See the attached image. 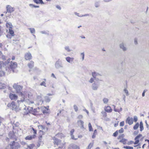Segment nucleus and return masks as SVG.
<instances>
[{"label":"nucleus","instance_id":"1","mask_svg":"<svg viewBox=\"0 0 149 149\" xmlns=\"http://www.w3.org/2000/svg\"><path fill=\"white\" fill-rule=\"evenodd\" d=\"M10 60L11 59L9 58L8 59L7 61L6 62V64L8 63V68H5L7 72H9L10 69L13 70L17 67V63L15 62H13L12 61H10Z\"/></svg>","mask_w":149,"mask_h":149},{"label":"nucleus","instance_id":"2","mask_svg":"<svg viewBox=\"0 0 149 149\" xmlns=\"http://www.w3.org/2000/svg\"><path fill=\"white\" fill-rule=\"evenodd\" d=\"M10 149H18L20 147L19 143L15 141L11 142L10 144Z\"/></svg>","mask_w":149,"mask_h":149},{"label":"nucleus","instance_id":"3","mask_svg":"<svg viewBox=\"0 0 149 149\" xmlns=\"http://www.w3.org/2000/svg\"><path fill=\"white\" fill-rule=\"evenodd\" d=\"M13 88L15 89L17 93H20L22 95V93L21 92V90L22 89V87L19 85H18L16 84H14L13 85Z\"/></svg>","mask_w":149,"mask_h":149},{"label":"nucleus","instance_id":"4","mask_svg":"<svg viewBox=\"0 0 149 149\" xmlns=\"http://www.w3.org/2000/svg\"><path fill=\"white\" fill-rule=\"evenodd\" d=\"M6 8L7 10V12H6V17H8V15H7V13H10L14 11L15 8H14L10 6L9 5H7L6 7Z\"/></svg>","mask_w":149,"mask_h":149},{"label":"nucleus","instance_id":"5","mask_svg":"<svg viewBox=\"0 0 149 149\" xmlns=\"http://www.w3.org/2000/svg\"><path fill=\"white\" fill-rule=\"evenodd\" d=\"M98 81H95L92 85V88L93 90L96 91L98 89V88L100 86V84L98 82Z\"/></svg>","mask_w":149,"mask_h":149},{"label":"nucleus","instance_id":"6","mask_svg":"<svg viewBox=\"0 0 149 149\" xmlns=\"http://www.w3.org/2000/svg\"><path fill=\"white\" fill-rule=\"evenodd\" d=\"M55 67L57 69H59L63 67V65L61 62L60 61L59 59L55 63Z\"/></svg>","mask_w":149,"mask_h":149},{"label":"nucleus","instance_id":"7","mask_svg":"<svg viewBox=\"0 0 149 149\" xmlns=\"http://www.w3.org/2000/svg\"><path fill=\"white\" fill-rule=\"evenodd\" d=\"M92 74L93 77L94 78L95 80H96V81H99V80L98 78V77L100 76L101 75L98 73L95 72H93L92 73Z\"/></svg>","mask_w":149,"mask_h":149},{"label":"nucleus","instance_id":"8","mask_svg":"<svg viewBox=\"0 0 149 149\" xmlns=\"http://www.w3.org/2000/svg\"><path fill=\"white\" fill-rule=\"evenodd\" d=\"M32 57L31 54L29 52L26 53L25 54V59L26 60H30L31 59Z\"/></svg>","mask_w":149,"mask_h":149},{"label":"nucleus","instance_id":"9","mask_svg":"<svg viewBox=\"0 0 149 149\" xmlns=\"http://www.w3.org/2000/svg\"><path fill=\"white\" fill-rule=\"evenodd\" d=\"M116 72L118 73H123V69L122 67L118 66L115 68Z\"/></svg>","mask_w":149,"mask_h":149},{"label":"nucleus","instance_id":"10","mask_svg":"<svg viewBox=\"0 0 149 149\" xmlns=\"http://www.w3.org/2000/svg\"><path fill=\"white\" fill-rule=\"evenodd\" d=\"M9 97L11 100H16L17 99V96L15 94L10 93L9 95Z\"/></svg>","mask_w":149,"mask_h":149},{"label":"nucleus","instance_id":"11","mask_svg":"<svg viewBox=\"0 0 149 149\" xmlns=\"http://www.w3.org/2000/svg\"><path fill=\"white\" fill-rule=\"evenodd\" d=\"M54 142L55 145V147H56V145L58 146L60 145L61 141L60 140L56 138L54 139Z\"/></svg>","mask_w":149,"mask_h":149},{"label":"nucleus","instance_id":"12","mask_svg":"<svg viewBox=\"0 0 149 149\" xmlns=\"http://www.w3.org/2000/svg\"><path fill=\"white\" fill-rule=\"evenodd\" d=\"M126 122L129 125H131L133 123V120L132 118H130L128 117L126 120Z\"/></svg>","mask_w":149,"mask_h":149},{"label":"nucleus","instance_id":"13","mask_svg":"<svg viewBox=\"0 0 149 149\" xmlns=\"http://www.w3.org/2000/svg\"><path fill=\"white\" fill-rule=\"evenodd\" d=\"M120 47L124 51H126L127 50V48L125 47V45L123 43H122L120 45Z\"/></svg>","mask_w":149,"mask_h":149},{"label":"nucleus","instance_id":"14","mask_svg":"<svg viewBox=\"0 0 149 149\" xmlns=\"http://www.w3.org/2000/svg\"><path fill=\"white\" fill-rule=\"evenodd\" d=\"M36 136L35 135H29L26 137L25 138V139L26 140H31L34 139Z\"/></svg>","mask_w":149,"mask_h":149},{"label":"nucleus","instance_id":"15","mask_svg":"<svg viewBox=\"0 0 149 149\" xmlns=\"http://www.w3.org/2000/svg\"><path fill=\"white\" fill-rule=\"evenodd\" d=\"M104 110L106 111L108 113L111 112L112 111V109L109 106H107L106 107L104 108Z\"/></svg>","mask_w":149,"mask_h":149},{"label":"nucleus","instance_id":"16","mask_svg":"<svg viewBox=\"0 0 149 149\" xmlns=\"http://www.w3.org/2000/svg\"><path fill=\"white\" fill-rule=\"evenodd\" d=\"M65 59L68 62L71 63L73 61L74 58L68 57L65 58Z\"/></svg>","mask_w":149,"mask_h":149},{"label":"nucleus","instance_id":"17","mask_svg":"<svg viewBox=\"0 0 149 149\" xmlns=\"http://www.w3.org/2000/svg\"><path fill=\"white\" fill-rule=\"evenodd\" d=\"M6 26L7 28L9 29H11L12 28L13 26L11 23L7 22L6 23Z\"/></svg>","mask_w":149,"mask_h":149},{"label":"nucleus","instance_id":"18","mask_svg":"<svg viewBox=\"0 0 149 149\" xmlns=\"http://www.w3.org/2000/svg\"><path fill=\"white\" fill-rule=\"evenodd\" d=\"M6 66V64L4 63L2 61H0V68L1 69L3 70L4 68H5L4 67Z\"/></svg>","mask_w":149,"mask_h":149},{"label":"nucleus","instance_id":"19","mask_svg":"<svg viewBox=\"0 0 149 149\" xmlns=\"http://www.w3.org/2000/svg\"><path fill=\"white\" fill-rule=\"evenodd\" d=\"M8 137L10 139L13 138L14 137V133L13 132H10L8 134Z\"/></svg>","mask_w":149,"mask_h":149},{"label":"nucleus","instance_id":"20","mask_svg":"<svg viewBox=\"0 0 149 149\" xmlns=\"http://www.w3.org/2000/svg\"><path fill=\"white\" fill-rule=\"evenodd\" d=\"M33 111V108L32 107H28L27 108V111L26 112V114H28L27 111H28L29 113H32V112Z\"/></svg>","mask_w":149,"mask_h":149},{"label":"nucleus","instance_id":"21","mask_svg":"<svg viewBox=\"0 0 149 149\" xmlns=\"http://www.w3.org/2000/svg\"><path fill=\"white\" fill-rule=\"evenodd\" d=\"M11 104H12V109L13 110H14L15 109L17 108V106L15 104V102H13L11 103Z\"/></svg>","mask_w":149,"mask_h":149},{"label":"nucleus","instance_id":"22","mask_svg":"<svg viewBox=\"0 0 149 149\" xmlns=\"http://www.w3.org/2000/svg\"><path fill=\"white\" fill-rule=\"evenodd\" d=\"M71 146L72 148V149H79V147L77 146V145L74 144H72L71 145Z\"/></svg>","mask_w":149,"mask_h":149},{"label":"nucleus","instance_id":"23","mask_svg":"<svg viewBox=\"0 0 149 149\" xmlns=\"http://www.w3.org/2000/svg\"><path fill=\"white\" fill-rule=\"evenodd\" d=\"M34 62L33 61H31L30 63L28 64V67L31 68H32L33 66Z\"/></svg>","mask_w":149,"mask_h":149},{"label":"nucleus","instance_id":"24","mask_svg":"<svg viewBox=\"0 0 149 149\" xmlns=\"http://www.w3.org/2000/svg\"><path fill=\"white\" fill-rule=\"evenodd\" d=\"M35 147V145L33 144H30L27 146V148L26 149H33Z\"/></svg>","mask_w":149,"mask_h":149},{"label":"nucleus","instance_id":"25","mask_svg":"<svg viewBox=\"0 0 149 149\" xmlns=\"http://www.w3.org/2000/svg\"><path fill=\"white\" fill-rule=\"evenodd\" d=\"M6 85L2 83H0V89H4L6 88Z\"/></svg>","mask_w":149,"mask_h":149},{"label":"nucleus","instance_id":"26","mask_svg":"<svg viewBox=\"0 0 149 149\" xmlns=\"http://www.w3.org/2000/svg\"><path fill=\"white\" fill-rule=\"evenodd\" d=\"M127 139H122L120 140L119 142L123 143V144H126L127 143Z\"/></svg>","mask_w":149,"mask_h":149},{"label":"nucleus","instance_id":"27","mask_svg":"<svg viewBox=\"0 0 149 149\" xmlns=\"http://www.w3.org/2000/svg\"><path fill=\"white\" fill-rule=\"evenodd\" d=\"M9 32L12 36H14V32L11 29H9Z\"/></svg>","mask_w":149,"mask_h":149},{"label":"nucleus","instance_id":"28","mask_svg":"<svg viewBox=\"0 0 149 149\" xmlns=\"http://www.w3.org/2000/svg\"><path fill=\"white\" fill-rule=\"evenodd\" d=\"M139 126V123H137L134 126L133 129L134 130H137Z\"/></svg>","mask_w":149,"mask_h":149},{"label":"nucleus","instance_id":"29","mask_svg":"<svg viewBox=\"0 0 149 149\" xmlns=\"http://www.w3.org/2000/svg\"><path fill=\"white\" fill-rule=\"evenodd\" d=\"M93 142L91 143L88 146L87 149H91V148L93 147Z\"/></svg>","mask_w":149,"mask_h":149},{"label":"nucleus","instance_id":"30","mask_svg":"<svg viewBox=\"0 0 149 149\" xmlns=\"http://www.w3.org/2000/svg\"><path fill=\"white\" fill-rule=\"evenodd\" d=\"M124 92L125 93L126 95L128 96L129 95L128 91L126 88H125L123 90Z\"/></svg>","mask_w":149,"mask_h":149},{"label":"nucleus","instance_id":"31","mask_svg":"<svg viewBox=\"0 0 149 149\" xmlns=\"http://www.w3.org/2000/svg\"><path fill=\"white\" fill-rule=\"evenodd\" d=\"M123 148L126 149H133V148L132 147L130 146H124Z\"/></svg>","mask_w":149,"mask_h":149},{"label":"nucleus","instance_id":"32","mask_svg":"<svg viewBox=\"0 0 149 149\" xmlns=\"http://www.w3.org/2000/svg\"><path fill=\"white\" fill-rule=\"evenodd\" d=\"M124 134H121L120 135H119V136L118 138V139H120V140L122 139H124L123 137H124Z\"/></svg>","mask_w":149,"mask_h":149},{"label":"nucleus","instance_id":"33","mask_svg":"<svg viewBox=\"0 0 149 149\" xmlns=\"http://www.w3.org/2000/svg\"><path fill=\"white\" fill-rule=\"evenodd\" d=\"M89 130L90 131H93V129L92 127V126L90 123L88 124Z\"/></svg>","mask_w":149,"mask_h":149},{"label":"nucleus","instance_id":"34","mask_svg":"<svg viewBox=\"0 0 149 149\" xmlns=\"http://www.w3.org/2000/svg\"><path fill=\"white\" fill-rule=\"evenodd\" d=\"M45 101L47 102H49L50 101V99L49 97L48 96H46L45 97Z\"/></svg>","mask_w":149,"mask_h":149},{"label":"nucleus","instance_id":"35","mask_svg":"<svg viewBox=\"0 0 149 149\" xmlns=\"http://www.w3.org/2000/svg\"><path fill=\"white\" fill-rule=\"evenodd\" d=\"M103 101L104 104H107L108 101V99L106 98H104L103 99Z\"/></svg>","mask_w":149,"mask_h":149},{"label":"nucleus","instance_id":"36","mask_svg":"<svg viewBox=\"0 0 149 149\" xmlns=\"http://www.w3.org/2000/svg\"><path fill=\"white\" fill-rule=\"evenodd\" d=\"M65 49L68 52H70L71 51V50L70 49L69 46H66L65 47Z\"/></svg>","mask_w":149,"mask_h":149},{"label":"nucleus","instance_id":"37","mask_svg":"<svg viewBox=\"0 0 149 149\" xmlns=\"http://www.w3.org/2000/svg\"><path fill=\"white\" fill-rule=\"evenodd\" d=\"M96 81V80H95L94 78H91L89 81V82L91 83H92L93 82H94V81Z\"/></svg>","mask_w":149,"mask_h":149},{"label":"nucleus","instance_id":"38","mask_svg":"<svg viewBox=\"0 0 149 149\" xmlns=\"http://www.w3.org/2000/svg\"><path fill=\"white\" fill-rule=\"evenodd\" d=\"M29 29L30 30L31 33H34L35 32V29L34 28H29Z\"/></svg>","mask_w":149,"mask_h":149},{"label":"nucleus","instance_id":"39","mask_svg":"<svg viewBox=\"0 0 149 149\" xmlns=\"http://www.w3.org/2000/svg\"><path fill=\"white\" fill-rule=\"evenodd\" d=\"M77 123L79 124L80 125H84V122L83 121L81 120H79L77 121Z\"/></svg>","mask_w":149,"mask_h":149},{"label":"nucleus","instance_id":"40","mask_svg":"<svg viewBox=\"0 0 149 149\" xmlns=\"http://www.w3.org/2000/svg\"><path fill=\"white\" fill-rule=\"evenodd\" d=\"M37 112V109H33V111L32 112V114L35 115L36 113Z\"/></svg>","mask_w":149,"mask_h":149},{"label":"nucleus","instance_id":"41","mask_svg":"<svg viewBox=\"0 0 149 149\" xmlns=\"http://www.w3.org/2000/svg\"><path fill=\"white\" fill-rule=\"evenodd\" d=\"M73 108L75 110V111L77 112L78 110V107L77 105H74L73 106Z\"/></svg>","mask_w":149,"mask_h":149},{"label":"nucleus","instance_id":"42","mask_svg":"<svg viewBox=\"0 0 149 149\" xmlns=\"http://www.w3.org/2000/svg\"><path fill=\"white\" fill-rule=\"evenodd\" d=\"M142 136V135L141 134H139V135L137 136L135 138L134 140H136L138 139L140 137Z\"/></svg>","mask_w":149,"mask_h":149},{"label":"nucleus","instance_id":"43","mask_svg":"<svg viewBox=\"0 0 149 149\" xmlns=\"http://www.w3.org/2000/svg\"><path fill=\"white\" fill-rule=\"evenodd\" d=\"M97 133V130H94V132L93 134V135L92 136V138L94 139L95 138V134Z\"/></svg>","mask_w":149,"mask_h":149},{"label":"nucleus","instance_id":"44","mask_svg":"<svg viewBox=\"0 0 149 149\" xmlns=\"http://www.w3.org/2000/svg\"><path fill=\"white\" fill-rule=\"evenodd\" d=\"M102 113L103 115V116L104 117H106L107 116V113L105 111H102Z\"/></svg>","mask_w":149,"mask_h":149},{"label":"nucleus","instance_id":"45","mask_svg":"<svg viewBox=\"0 0 149 149\" xmlns=\"http://www.w3.org/2000/svg\"><path fill=\"white\" fill-rule=\"evenodd\" d=\"M4 75V72L3 71H0V77H2Z\"/></svg>","mask_w":149,"mask_h":149},{"label":"nucleus","instance_id":"46","mask_svg":"<svg viewBox=\"0 0 149 149\" xmlns=\"http://www.w3.org/2000/svg\"><path fill=\"white\" fill-rule=\"evenodd\" d=\"M118 134V131H116V132H115L113 134V136L114 137H116Z\"/></svg>","mask_w":149,"mask_h":149},{"label":"nucleus","instance_id":"47","mask_svg":"<svg viewBox=\"0 0 149 149\" xmlns=\"http://www.w3.org/2000/svg\"><path fill=\"white\" fill-rule=\"evenodd\" d=\"M74 130L73 129H72L70 131V135L71 136V137H72L73 134L74 132Z\"/></svg>","mask_w":149,"mask_h":149},{"label":"nucleus","instance_id":"48","mask_svg":"<svg viewBox=\"0 0 149 149\" xmlns=\"http://www.w3.org/2000/svg\"><path fill=\"white\" fill-rule=\"evenodd\" d=\"M124 130L123 128H121L120 130H118V132L120 133H122L123 132Z\"/></svg>","mask_w":149,"mask_h":149},{"label":"nucleus","instance_id":"49","mask_svg":"<svg viewBox=\"0 0 149 149\" xmlns=\"http://www.w3.org/2000/svg\"><path fill=\"white\" fill-rule=\"evenodd\" d=\"M138 120V118L136 116H134V120L135 122H136Z\"/></svg>","mask_w":149,"mask_h":149},{"label":"nucleus","instance_id":"50","mask_svg":"<svg viewBox=\"0 0 149 149\" xmlns=\"http://www.w3.org/2000/svg\"><path fill=\"white\" fill-rule=\"evenodd\" d=\"M29 5L30 6H32L33 7H34V8H39V6H35V5H34L32 4H30Z\"/></svg>","mask_w":149,"mask_h":149},{"label":"nucleus","instance_id":"51","mask_svg":"<svg viewBox=\"0 0 149 149\" xmlns=\"http://www.w3.org/2000/svg\"><path fill=\"white\" fill-rule=\"evenodd\" d=\"M140 126V131H142V130H143L144 128L143 127V125H139Z\"/></svg>","mask_w":149,"mask_h":149},{"label":"nucleus","instance_id":"52","mask_svg":"<svg viewBox=\"0 0 149 149\" xmlns=\"http://www.w3.org/2000/svg\"><path fill=\"white\" fill-rule=\"evenodd\" d=\"M46 84V83L45 82V81H43L40 84V85L41 86H44L45 87H46V86L45 85Z\"/></svg>","mask_w":149,"mask_h":149},{"label":"nucleus","instance_id":"53","mask_svg":"<svg viewBox=\"0 0 149 149\" xmlns=\"http://www.w3.org/2000/svg\"><path fill=\"white\" fill-rule=\"evenodd\" d=\"M124 125V121H122L121 122H120V126L121 127H123Z\"/></svg>","mask_w":149,"mask_h":149},{"label":"nucleus","instance_id":"54","mask_svg":"<svg viewBox=\"0 0 149 149\" xmlns=\"http://www.w3.org/2000/svg\"><path fill=\"white\" fill-rule=\"evenodd\" d=\"M7 107L12 109V104H11V103H9L7 105Z\"/></svg>","mask_w":149,"mask_h":149},{"label":"nucleus","instance_id":"55","mask_svg":"<svg viewBox=\"0 0 149 149\" xmlns=\"http://www.w3.org/2000/svg\"><path fill=\"white\" fill-rule=\"evenodd\" d=\"M81 55L82 56V60H84V52H82L81 53Z\"/></svg>","mask_w":149,"mask_h":149},{"label":"nucleus","instance_id":"56","mask_svg":"<svg viewBox=\"0 0 149 149\" xmlns=\"http://www.w3.org/2000/svg\"><path fill=\"white\" fill-rule=\"evenodd\" d=\"M136 141L134 143V144H138L139 142V140L138 139L135 140Z\"/></svg>","mask_w":149,"mask_h":149},{"label":"nucleus","instance_id":"57","mask_svg":"<svg viewBox=\"0 0 149 149\" xmlns=\"http://www.w3.org/2000/svg\"><path fill=\"white\" fill-rule=\"evenodd\" d=\"M89 15V14H86L82 15H80V17L87 16Z\"/></svg>","mask_w":149,"mask_h":149},{"label":"nucleus","instance_id":"58","mask_svg":"<svg viewBox=\"0 0 149 149\" xmlns=\"http://www.w3.org/2000/svg\"><path fill=\"white\" fill-rule=\"evenodd\" d=\"M83 116L81 115H79L78 116L77 118L79 119H81L83 118Z\"/></svg>","mask_w":149,"mask_h":149},{"label":"nucleus","instance_id":"59","mask_svg":"<svg viewBox=\"0 0 149 149\" xmlns=\"http://www.w3.org/2000/svg\"><path fill=\"white\" fill-rule=\"evenodd\" d=\"M38 127H39V129H41V130H43L44 128V126L43 125H42L39 126H38Z\"/></svg>","mask_w":149,"mask_h":149},{"label":"nucleus","instance_id":"60","mask_svg":"<svg viewBox=\"0 0 149 149\" xmlns=\"http://www.w3.org/2000/svg\"><path fill=\"white\" fill-rule=\"evenodd\" d=\"M31 129L33 131V133L34 134H36V130H35L34 129L33 127H32Z\"/></svg>","mask_w":149,"mask_h":149},{"label":"nucleus","instance_id":"61","mask_svg":"<svg viewBox=\"0 0 149 149\" xmlns=\"http://www.w3.org/2000/svg\"><path fill=\"white\" fill-rule=\"evenodd\" d=\"M34 2L37 4L40 3L38 0H33Z\"/></svg>","mask_w":149,"mask_h":149},{"label":"nucleus","instance_id":"62","mask_svg":"<svg viewBox=\"0 0 149 149\" xmlns=\"http://www.w3.org/2000/svg\"><path fill=\"white\" fill-rule=\"evenodd\" d=\"M56 8H57L59 10H61V7L58 5H56Z\"/></svg>","mask_w":149,"mask_h":149},{"label":"nucleus","instance_id":"63","mask_svg":"<svg viewBox=\"0 0 149 149\" xmlns=\"http://www.w3.org/2000/svg\"><path fill=\"white\" fill-rule=\"evenodd\" d=\"M20 143L22 145H25V144H26V143L23 141L21 142Z\"/></svg>","mask_w":149,"mask_h":149},{"label":"nucleus","instance_id":"64","mask_svg":"<svg viewBox=\"0 0 149 149\" xmlns=\"http://www.w3.org/2000/svg\"><path fill=\"white\" fill-rule=\"evenodd\" d=\"M134 43L135 44H137L138 43L137 42V40L136 38H135L134 40Z\"/></svg>","mask_w":149,"mask_h":149}]
</instances>
